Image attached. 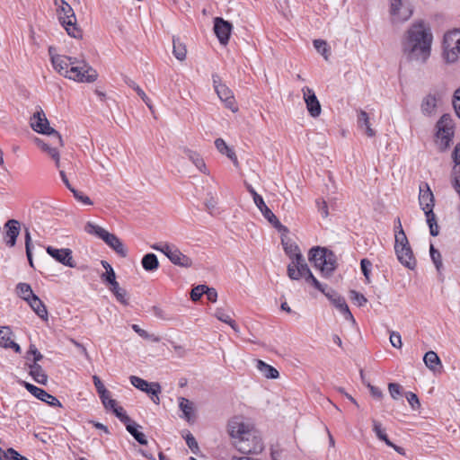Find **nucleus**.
Instances as JSON below:
<instances>
[{
	"label": "nucleus",
	"mask_w": 460,
	"mask_h": 460,
	"mask_svg": "<svg viewBox=\"0 0 460 460\" xmlns=\"http://www.w3.org/2000/svg\"><path fill=\"white\" fill-rule=\"evenodd\" d=\"M5 460H29L27 457L19 454L15 449L10 447L7 449V457Z\"/></svg>",
	"instance_id": "obj_60"
},
{
	"label": "nucleus",
	"mask_w": 460,
	"mask_h": 460,
	"mask_svg": "<svg viewBox=\"0 0 460 460\" xmlns=\"http://www.w3.org/2000/svg\"><path fill=\"white\" fill-rule=\"evenodd\" d=\"M142 267L146 271H155L159 267V261L157 260V257L154 253H147L146 254L141 261Z\"/></svg>",
	"instance_id": "obj_31"
},
{
	"label": "nucleus",
	"mask_w": 460,
	"mask_h": 460,
	"mask_svg": "<svg viewBox=\"0 0 460 460\" xmlns=\"http://www.w3.org/2000/svg\"><path fill=\"white\" fill-rule=\"evenodd\" d=\"M215 316L221 322L229 323L232 321L231 316L223 309L217 308L215 312Z\"/></svg>",
	"instance_id": "obj_55"
},
{
	"label": "nucleus",
	"mask_w": 460,
	"mask_h": 460,
	"mask_svg": "<svg viewBox=\"0 0 460 460\" xmlns=\"http://www.w3.org/2000/svg\"><path fill=\"white\" fill-rule=\"evenodd\" d=\"M232 31V24L225 21L221 17H217L214 20V31L222 45L228 43Z\"/></svg>",
	"instance_id": "obj_17"
},
{
	"label": "nucleus",
	"mask_w": 460,
	"mask_h": 460,
	"mask_svg": "<svg viewBox=\"0 0 460 460\" xmlns=\"http://www.w3.org/2000/svg\"><path fill=\"white\" fill-rule=\"evenodd\" d=\"M84 230L86 233L90 234H95L100 239H102L108 246H110L112 250H114L119 256L126 257L127 256V249L125 248L123 243L120 239L115 235L114 234H111L106 231L104 228L92 223L87 222Z\"/></svg>",
	"instance_id": "obj_6"
},
{
	"label": "nucleus",
	"mask_w": 460,
	"mask_h": 460,
	"mask_svg": "<svg viewBox=\"0 0 460 460\" xmlns=\"http://www.w3.org/2000/svg\"><path fill=\"white\" fill-rule=\"evenodd\" d=\"M46 251L49 255H50L53 259H55L59 263L70 267L75 268V262L72 256V251L68 248L58 249L52 246H48Z\"/></svg>",
	"instance_id": "obj_14"
},
{
	"label": "nucleus",
	"mask_w": 460,
	"mask_h": 460,
	"mask_svg": "<svg viewBox=\"0 0 460 460\" xmlns=\"http://www.w3.org/2000/svg\"><path fill=\"white\" fill-rule=\"evenodd\" d=\"M369 123V118L366 111H360L358 115V124L360 128Z\"/></svg>",
	"instance_id": "obj_64"
},
{
	"label": "nucleus",
	"mask_w": 460,
	"mask_h": 460,
	"mask_svg": "<svg viewBox=\"0 0 460 460\" xmlns=\"http://www.w3.org/2000/svg\"><path fill=\"white\" fill-rule=\"evenodd\" d=\"M257 368L267 378L276 379L279 377V371L262 360H257Z\"/></svg>",
	"instance_id": "obj_29"
},
{
	"label": "nucleus",
	"mask_w": 460,
	"mask_h": 460,
	"mask_svg": "<svg viewBox=\"0 0 460 460\" xmlns=\"http://www.w3.org/2000/svg\"><path fill=\"white\" fill-rule=\"evenodd\" d=\"M437 137L440 138L446 145H448L454 135L453 120L448 114H444L437 123Z\"/></svg>",
	"instance_id": "obj_13"
},
{
	"label": "nucleus",
	"mask_w": 460,
	"mask_h": 460,
	"mask_svg": "<svg viewBox=\"0 0 460 460\" xmlns=\"http://www.w3.org/2000/svg\"><path fill=\"white\" fill-rule=\"evenodd\" d=\"M390 342L393 347L400 349L402 345V337L399 332H392L390 333Z\"/></svg>",
	"instance_id": "obj_58"
},
{
	"label": "nucleus",
	"mask_w": 460,
	"mask_h": 460,
	"mask_svg": "<svg viewBox=\"0 0 460 460\" xmlns=\"http://www.w3.org/2000/svg\"><path fill=\"white\" fill-rule=\"evenodd\" d=\"M185 440H186L188 447L190 448V450L194 454H196L199 449V446H198V442H197L196 438L192 436V434L189 433L186 436Z\"/></svg>",
	"instance_id": "obj_61"
},
{
	"label": "nucleus",
	"mask_w": 460,
	"mask_h": 460,
	"mask_svg": "<svg viewBox=\"0 0 460 460\" xmlns=\"http://www.w3.org/2000/svg\"><path fill=\"white\" fill-rule=\"evenodd\" d=\"M27 303L40 318L45 321L48 320L47 307L38 296H33Z\"/></svg>",
	"instance_id": "obj_23"
},
{
	"label": "nucleus",
	"mask_w": 460,
	"mask_h": 460,
	"mask_svg": "<svg viewBox=\"0 0 460 460\" xmlns=\"http://www.w3.org/2000/svg\"><path fill=\"white\" fill-rule=\"evenodd\" d=\"M37 145L55 161L56 167L60 168V155L57 147H51L40 139H37Z\"/></svg>",
	"instance_id": "obj_27"
},
{
	"label": "nucleus",
	"mask_w": 460,
	"mask_h": 460,
	"mask_svg": "<svg viewBox=\"0 0 460 460\" xmlns=\"http://www.w3.org/2000/svg\"><path fill=\"white\" fill-rule=\"evenodd\" d=\"M391 22L393 23L403 22L409 20L413 13L412 6L402 0H390L389 9Z\"/></svg>",
	"instance_id": "obj_10"
},
{
	"label": "nucleus",
	"mask_w": 460,
	"mask_h": 460,
	"mask_svg": "<svg viewBox=\"0 0 460 460\" xmlns=\"http://www.w3.org/2000/svg\"><path fill=\"white\" fill-rule=\"evenodd\" d=\"M453 105L457 116L460 118V87L455 92Z\"/></svg>",
	"instance_id": "obj_63"
},
{
	"label": "nucleus",
	"mask_w": 460,
	"mask_h": 460,
	"mask_svg": "<svg viewBox=\"0 0 460 460\" xmlns=\"http://www.w3.org/2000/svg\"><path fill=\"white\" fill-rule=\"evenodd\" d=\"M54 50L49 47V53L53 67L59 75L77 82L92 83L97 79L96 70L84 60L54 54Z\"/></svg>",
	"instance_id": "obj_2"
},
{
	"label": "nucleus",
	"mask_w": 460,
	"mask_h": 460,
	"mask_svg": "<svg viewBox=\"0 0 460 460\" xmlns=\"http://www.w3.org/2000/svg\"><path fill=\"white\" fill-rule=\"evenodd\" d=\"M124 82L127 85L131 87L136 91L137 95L143 100V102L146 104V106L149 108L150 111H153V105L151 103L150 99L148 96L145 93V92L133 80H131L128 77H125Z\"/></svg>",
	"instance_id": "obj_33"
},
{
	"label": "nucleus",
	"mask_w": 460,
	"mask_h": 460,
	"mask_svg": "<svg viewBox=\"0 0 460 460\" xmlns=\"http://www.w3.org/2000/svg\"><path fill=\"white\" fill-rule=\"evenodd\" d=\"M179 408L183 412L187 421L190 422L194 418L192 402L184 397H181L179 399Z\"/></svg>",
	"instance_id": "obj_30"
},
{
	"label": "nucleus",
	"mask_w": 460,
	"mask_h": 460,
	"mask_svg": "<svg viewBox=\"0 0 460 460\" xmlns=\"http://www.w3.org/2000/svg\"><path fill=\"white\" fill-rule=\"evenodd\" d=\"M372 266V263L367 259H362L360 261V267L363 275L367 279V280L369 282V275H370V268Z\"/></svg>",
	"instance_id": "obj_54"
},
{
	"label": "nucleus",
	"mask_w": 460,
	"mask_h": 460,
	"mask_svg": "<svg viewBox=\"0 0 460 460\" xmlns=\"http://www.w3.org/2000/svg\"><path fill=\"white\" fill-rule=\"evenodd\" d=\"M31 355L33 356L32 362L38 363L39 361H40L43 358V355L38 350L36 346L33 344L30 345V348L26 353V358L28 360L30 359Z\"/></svg>",
	"instance_id": "obj_48"
},
{
	"label": "nucleus",
	"mask_w": 460,
	"mask_h": 460,
	"mask_svg": "<svg viewBox=\"0 0 460 460\" xmlns=\"http://www.w3.org/2000/svg\"><path fill=\"white\" fill-rule=\"evenodd\" d=\"M324 295L332 303V305L341 312V314L344 316L346 320L355 323V319L351 312L349 311V308L344 297H342L333 290L325 292Z\"/></svg>",
	"instance_id": "obj_16"
},
{
	"label": "nucleus",
	"mask_w": 460,
	"mask_h": 460,
	"mask_svg": "<svg viewBox=\"0 0 460 460\" xmlns=\"http://www.w3.org/2000/svg\"><path fill=\"white\" fill-rule=\"evenodd\" d=\"M410 246L409 241L407 239V236L403 231V229H401L399 231L395 232V242H394V251L396 252L397 249L400 250L402 247H407Z\"/></svg>",
	"instance_id": "obj_40"
},
{
	"label": "nucleus",
	"mask_w": 460,
	"mask_h": 460,
	"mask_svg": "<svg viewBox=\"0 0 460 460\" xmlns=\"http://www.w3.org/2000/svg\"><path fill=\"white\" fill-rule=\"evenodd\" d=\"M71 192L73 193L74 198L77 201H79L84 205H89V206L93 205V201L91 200V199L88 196H86L84 192L79 191V190H75V188L71 190Z\"/></svg>",
	"instance_id": "obj_47"
},
{
	"label": "nucleus",
	"mask_w": 460,
	"mask_h": 460,
	"mask_svg": "<svg viewBox=\"0 0 460 460\" xmlns=\"http://www.w3.org/2000/svg\"><path fill=\"white\" fill-rule=\"evenodd\" d=\"M433 34L422 20L413 22L402 38V49L408 61L425 64L430 57Z\"/></svg>",
	"instance_id": "obj_1"
},
{
	"label": "nucleus",
	"mask_w": 460,
	"mask_h": 460,
	"mask_svg": "<svg viewBox=\"0 0 460 460\" xmlns=\"http://www.w3.org/2000/svg\"><path fill=\"white\" fill-rule=\"evenodd\" d=\"M373 431L378 439L384 441L386 445H391V440L388 438L385 429L383 428L382 423L376 419H372Z\"/></svg>",
	"instance_id": "obj_36"
},
{
	"label": "nucleus",
	"mask_w": 460,
	"mask_h": 460,
	"mask_svg": "<svg viewBox=\"0 0 460 460\" xmlns=\"http://www.w3.org/2000/svg\"><path fill=\"white\" fill-rule=\"evenodd\" d=\"M254 203L256 207L259 208V210L261 212V214L264 216V217L276 228H280L282 226L277 217L274 215V213L268 208V206L265 204L263 199L261 196L257 197V199L254 200Z\"/></svg>",
	"instance_id": "obj_20"
},
{
	"label": "nucleus",
	"mask_w": 460,
	"mask_h": 460,
	"mask_svg": "<svg viewBox=\"0 0 460 460\" xmlns=\"http://www.w3.org/2000/svg\"><path fill=\"white\" fill-rule=\"evenodd\" d=\"M429 252L433 263L435 264L437 270H439L440 268L442 267L440 252L437 249H435L433 244H430Z\"/></svg>",
	"instance_id": "obj_46"
},
{
	"label": "nucleus",
	"mask_w": 460,
	"mask_h": 460,
	"mask_svg": "<svg viewBox=\"0 0 460 460\" xmlns=\"http://www.w3.org/2000/svg\"><path fill=\"white\" fill-rule=\"evenodd\" d=\"M389 393L393 399L396 400L401 395V385L396 383L388 385Z\"/></svg>",
	"instance_id": "obj_59"
},
{
	"label": "nucleus",
	"mask_w": 460,
	"mask_h": 460,
	"mask_svg": "<svg viewBox=\"0 0 460 460\" xmlns=\"http://www.w3.org/2000/svg\"><path fill=\"white\" fill-rule=\"evenodd\" d=\"M129 380L133 386H135L136 388L139 389L142 392H146V394H150L152 401L155 404H159V394L162 391L159 383H148L147 381L136 376H131L129 377Z\"/></svg>",
	"instance_id": "obj_11"
},
{
	"label": "nucleus",
	"mask_w": 460,
	"mask_h": 460,
	"mask_svg": "<svg viewBox=\"0 0 460 460\" xmlns=\"http://www.w3.org/2000/svg\"><path fill=\"white\" fill-rule=\"evenodd\" d=\"M302 93L309 114L314 118L318 117L321 114L322 108L314 90L305 86L302 88Z\"/></svg>",
	"instance_id": "obj_15"
},
{
	"label": "nucleus",
	"mask_w": 460,
	"mask_h": 460,
	"mask_svg": "<svg viewBox=\"0 0 460 460\" xmlns=\"http://www.w3.org/2000/svg\"><path fill=\"white\" fill-rule=\"evenodd\" d=\"M305 281L311 285H313L316 289H318L319 291H321L322 293H325V288L323 286V284H321L317 279L313 275V273L309 274L308 276L305 277Z\"/></svg>",
	"instance_id": "obj_53"
},
{
	"label": "nucleus",
	"mask_w": 460,
	"mask_h": 460,
	"mask_svg": "<svg viewBox=\"0 0 460 460\" xmlns=\"http://www.w3.org/2000/svg\"><path fill=\"white\" fill-rule=\"evenodd\" d=\"M58 20L70 37L82 39L83 31L78 26L75 12L65 0H54Z\"/></svg>",
	"instance_id": "obj_4"
},
{
	"label": "nucleus",
	"mask_w": 460,
	"mask_h": 460,
	"mask_svg": "<svg viewBox=\"0 0 460 460\" xmlns=\"http://www.w3.org/2000/svg\"><path fill=\"white\" fill-rule=\"evenodd\" d=\"M229 436L234 439L235 448L242 454H260L264 446L253 427L245 422L242 416H234L227 425Z\"/></svg>",
	"instance_id": "obj_3"
},
{
	"label": "nucleus",
	"mask_w": 460,
	"mask_h": 460,
	"mask_svg": "<svg viewBox=\"0 0 460 460\" xmlns=\"http://www.w3.org/2000/svg\"><path fill=\"white\" fill-rule=\"evenodd\" d=\"M311 270L302 254H297L296 258L288 266V276L293 280H298L311 274Z\"/></svg>",
	"instance_id": "obj_12"
},
{
	"label": "nucleus",
	"mask_w": 460,
	"mask_h": 460,
	"mask_svg": "<svg viewBox=\"0 0 460 460\" xmlns=\"http://www.w3.org/2000/svg\"><path fill=\"white\" fill-rule=\"evenodd\" d=\"M205 288H207V286H205V285H199V286L195 287L191 290L190 298L193 301H198L202 296V295L205 294V291H206Z\"/></svg>",
	"instance_id": "obj_52"
},
{
	"label": "nucleus",
	"mask_w": 460,
	"mask_h": 460,
	"mask_svg": "<svg viewBox=\"0 0 460 460\" xmlns=\"http://www.w3.org/2000/svg\"><path fill=\"white\" fill-rule=\"evenodd\" d=\"M139 427L136 422L131 421L126 426V429L140 445H146L147 439L144 433L138 431L137 428Z\"/></svg>",
	"instance_id": "obj_32"
},
{
	"label": "nucleus",
	"mask_w": 460,
	"mask_h": 460,
	"mask_svg": "<svg viewBox=\"0 0 460 460\" xmlns=\"http://www.w3.org/2000/svg\"><path fill=\"white\" fill-rule=\"evenodd\" d=\"M453 157L456 163L454 170L456 172H457V171L460 172V143L456 146L453 153Z\"/></svg>",
	"instance_id": "obj_62"
},
{
	"label": "nucleus",
	"mask_w": 460,
	"mask_h": 460,
	"mask_svg": "<svg viewBox=\"0 0 460 460\" xmlns=\"http://www.w3.org/2000/svg\"><path fill=\"white\" fill-rule=\"evenodd\" d=\"M215 146L219 153L226 155L233 162L234 166L239 165L234 151L226 145L224 139L217 138L215 140Z\"/></svg>",
	"instance_id": "obj_24"
},
{
	"label": "nucleus",
	"mask_w": 460,
	"mask_h": 460,
	"mask_svg": "<svg viewBox=\"0 0 460 460\" xmlns=\"http://www.w3.org/2000/svg\"><path fill=\"white\" fill-rule=\"evenodd\" d=\"M398 261L406 268L412 270L416 266V261L413 257L411 246L402 247L395 252Z\"/></svg>",
	"instance_id": "obj_21"
},
{
	"label": "nucleus",
	"mask_w": 460,
	"mask_h": 460,
	"mask_svg": "<svg viewBox=\"0 0 460 460\" xmlns=\"http://www.w3.org/2000/svg\"><path fill=\"white\" fill-rule=\"evenodd\" d=\"M309 261L325 277L331 276L337 267L336 255L327 248H312L309 252Z\"/></svg>",
	"instance_id": "obj_5"
},
{
	"label": "nucleus",
	"mask_w": 460,
	"mask_h": 460,
	"mask_svg": "<svg viewBox=\"0 0 460 460\" xmlns=\"http://www.w3.org/2000/svg\"><path fill=\"white\" fill-rule=\"evenodd\" d=\"M132 329L136 332L141 338L145 340H150L154 342H159L160 338L155 336V334H150L144 329L140 328L137 324H133Z\"/></svg>",
	"instance_id": "obj_43"
},
{
	"label": "nucleus",
	"mask_w": 460,
	"mask_h": 460,
	"mask_svg": "<svg viewBox=\"0 0 460 460\" xmlns=\"http://www.w3.org/2000/svg\"><path fill=\"white\" fill-rule=\"evenodd\" d=\"M314 47L315 49L324 58L325 60H328L329 56V47L327 42L323 40H314Z\"/></svg>",
	"instance_id": "obj_42"
},
{
	"label": "nucleus",
	"mask_w": 460,
	"mask_h": 460,
	"mask_svg": "<svg viewBox=\"0 0 460 460\" xmlns=\"http://www.w3.org/2000/svg\"><path fill=\"white\" fill-rule=\"evenodd\" d=\"M30 369V376L33 380L40 385H46L48 381V376L42 369L41 366L36 362L26 363Z\"/></svg>",
	"instance_id": "obj_22"
},
{
	"label": "nucleus",
	"mask_w": 460,
	"mask_h": 460,
	"mask_svg": "<svg viewBox=\"0 0 460 460\" xmlns=\"http://www.w3.org/2000/svg\"><path fill=\"white\" fill-rule=\"evenodd\" d=\"M31 126L34 131L52 137L54 138L53 144H58L59 146H64L61 135L49 126V122L41 109L37 111L31 118Z\"/></svg>",
	"instance_id": "obj_7"
},
{
	"label": "nucleus",
	"mask_w": 460,
	"mask_h": 460,
	"mask_svg": "<svg viewBox=\"0 0 460 460\" xmlns=\"http://www.w3.org/2000/svg\"><path fill=\"white\" fill-rule=\"evenodd\" d=\"M212 82L215 92L218 98L225 103L226 108L231 110L233 112L238 111L235 103V99L232 90L222 82L221 77L217 74L212 75Z\"/></svg>",
	"instance_id": "obj_9"
},
{
	"label": "nucleus",
	"mask_w": 460,
	"mask_h": 460,
	"mask_svg": "<svg viewBox=\"0 0 460 460\" xmlns=\"http://www.w3.org/2000/svg\"><path fill=\"white\" fill-rule=\"evenodd\" d=\"M114 296L116 297L117 301L124 305H128V292L125 288H120L119 290H116V292L113 293Z\"/></svg>",
	"instance_id": "obj_50"
},
{
	"label": "nucleus",
	"mask_w": 460,
	"mask_h": 460,
	"mask_svg": "<svg viewBox=\"0 0 460 460\" xmlns=\"http://www.w3.org/2000/svg\"><path fill=\"white\" fill-rule=\"evenodd\" d=\"M4 229L6 245L13 247L21 231V223L16 219H9L4 224Z\"/></svg>",
	"instance_id": "obj_18"
},
{
	"label": "nucleus",
	"mask_w": 460,
	"mask_h": 460,
	"mask_svg": "<svg viewBox=\"0 0 460 460\" xmlns=\"http://www.w3.org/2000/svg\"><path fill=\"white\" fill-rule=\"evenodd\" d=\"M36 398L39 400L48 403L50 406H58L61 407V402L53 395L47 393L45 390L41 389L40 390V393L36 394Z\"/></svg>",
	"instance_id": "obj_37"
},
{
	"label": "nucleus",
	"mask_w": 460,
	"mask_h": 460,
	"mask_svg": "<svg viewBox=\"0 0 460 460\" xmlns=\"http://www.w3.org/2000/svg\"><path fill=\"white\" fill-rule=\"evenodd\" d=\"M438 100L439 97L437 96L436 94H428L421 103L422 111L428 115H430L433 112H435Z\"/></svg>",
	"instance_id": "obj_26"
},
{
	"label": "nucleus",
	"mask_w": 460,
	"mask_h": 460,
	"mask_svg": "<svg viewBox=\"0 0 460 460\" xmlns=\"http://www.w3.org/2000/svg\"><path fill=\"white\" fill-rule=\"evenodd\" d=\"M152 248L163 252L174 265L184 268H190L192 266L191 259L183 254L174 244L160 243L152 245Z\"/></svg>",
	"instance_id": "obj_8"
},
{
	"label": "nucleus",
	"mask_w": 460,
	"mask_h": 460,
	"mask_svg": "<svg viewBox=\"0 0 460 460\" xmlns=\"http://www.w3.org/2000/svg\"><path fill=\"white\" fill-rule=\"evenodd\" d=\"M17 294L26 302H28L33 296H36L31 286L27 283H19L16 286Z\"/></svg>",
	"instance_id": "obj_38"
},
{
	"label": "nucleus",
	"mask_w": 460,
	"mask_h": 460,
	"mask_svg": "<svg viewBox=\"0 0 460 460\" xmlns=\"http://www.w3.org/2000/svg\"><path fill=\"white\" fill-rule=\"evenodd\" d=\"M419 202L423 212L434 208V196L428 184L420 187Z\"/></svg>",
	"instance_id": "obj_19"
},
{
	"label": "nucleus",
	"mask_w": 460,
	"mask_h": 460,
	"mask_svg": "<svg viewBox=\"0 0 460 460\" xmlns=\"http://www.w3.org/2000/svg\"><path fill=\"white\" fill-rule=\"evenodd\" d=\"M426 216L427 224L429 227V233L432 236H437L439 234L438 225L437 223L436 215L433 209L424 212Z\"/></svg>",
	"instance_id": "obj_34"
},
{
	"label": "nucleus",
	"mask_w": 460,
	"mask_h": 460,
	"mask_svg": "<svg viewBox=\"0 0 460 460\" xmlns=\"http://www.w3.org/2000/svg\"><path fill=\"white\" fill-rule=\"evenodd\" d=\"M153 312H154V314L161 320H164V321L173 320V317L169 313H167L165 310H164L163 308H161L159 306H154Z\"/></svg>",
	"instance_id": "obj_51"
},
{
	"label": "nucleus",
	"mask_w": 460,
	"mask_h": 460,
	"mask_svg": "<svg viewBox=\"0 0 460 460\" xmlns=\"http://www.w3.org/2000/svg\"><path fill=\"white\" fill-rule=\"evenodd\" d=\"M459 55L460 52L457 51V49H455V43H453V41L450 43L444 41L443 58L447 63L452 64L456 62Z\"/></svg>",
	"instance_id": "obj_25"
},
{
	"label": "nucleus",
	"mask_w": 460,
	"mask_h": 460,
	"mask_svg": "<svg viewBox=\"0 0 460 460\" xmlns=\"http://www.w3.org/2000/svg\"><path fill=\"white\" fill-rule=\"evenodd\" d=\"M349 298L354 304L358 305V306H364L367 302V299L365 297L363 294L358 293L355 290H351L349 292Z\"/></svg>",
	"instance_id": "obj_45"
},
{
	"label": "nucleus",
	"mask_w": 460,
	"mask_h": 460,
	"mask_svg": "<svg viewBox=\"0 0 460 460\" xmlns=\"http://www.w3.org/2000/svg\"><path fill=\"white\" fill-rule=\"evenodd\" d=\"M13 341V332L10 327L4 326L0 329V346L8 349V345Z\"/></svg>",
	"instance_id": "obj_39"
},
{
	"label": "nucleus",
	"mask_w": 460,
	"mask_h": 460,
	"mask_svg": "<svg viewBox=\"0 0 460 460\" xmlns=\"http://www.w3.org/2000/svg\"><path fill=\"white\" fill-rule=\"evenodd\" d=\"M186 155L200 172H205L206 164L204 163V160L199 156V155L190 150H186Z\"/></svg>",
	"instance_id": "obj_41"
},
{
	"label": "nucleus",
	"mask_w": 460,
	"mask_h": 460,
	"mask_svg": "<svg viewBox=\"0 0 460 460\" xmlns=\"http://www.w3.org/2000/svg\"><path fill=\"white\" fill-rule=\"evenodd\" d=\"M284 251L288 255L291 261H294V258H296L297 254H302L298 246L295 243H284Z\"/></svg>",
	"instance_id": "obj_44"
},
{
	"label": "nucleus",
	"mask_w": 460,
	"mask_h": 460,
	"mask_svg": "<svg viewBox=\"0 0 460 460\" xmlns=\"http://www.w3.org/2000/svg\"><path fill=\"white\" fill-rule=\"evenodd\" d=\"M406 399L413 410L419 409L420 406L418 396L411 392L406 394Z\"/></svg>",
	"instance_id": "obj_56"
},
{
	"label": "nucleus",
	"mask_w": 460,
	"mask_h": 460,
	"mask_svg": "<svg viewBox=\"0 0 460 460\" xmlns=\"http://www.w3.org/2000/svg\"><path fill=\"white\" fill-rule=\"evenodd\" d=\"M423 361L428 368L437 371L438 367H441V360L438 354L432 350L426 352Z\"/></svg>",
	"instance_id": "obj_28"
},
{
	"label": "nucleus",
	"mask_w": 460,
	"mask_h": 460,
	"mask_svg": "<svg viewBox=\"0 0 460 460\" xmlns=\"http://www.w3.org/2000/svg\"><path fill=\"white\" fill-rule=\"evenodd\" d=\"M172 53L174 57L180 61L185 60L187 54L186 46L182 42H181L179 39L175 38H173L172 40Z\"/></svg>",
	"instance_id": "obj_35"
},
{
	"label": "nucleus",
	"mask_w": 460,
	"mask_h": 460,
	"mask_svg": "<svg viewBox=\"0 0 460 460\" xmlns=\"http://www.w3.org/2000/svg\"><path fill=\"white\" fill-rule=\"evenodd\" d=\"M113 412L119 419V420L123 422L126 426L132 421L121 406H117L113 410Z\"/></svg>",
	"instance_id": "obj_49"
},
{
	"label": "nucleus",
	"mask_w": 460,
	"mask_h": 460,
	"mask_svg": "<svg viewBox=\"0 0 460 460\" xmlns=\"http://www.w3.org/2000/svg\"><path fill=\"white\" fill-rule=\"evenodd\" d=\"M101 279L105 284L111 283V281L116 279V274H115L114 270L108 269V271H105L101 275Z\"/></svg>",
	"instance_id": "obj_57"
}]
</instances>
